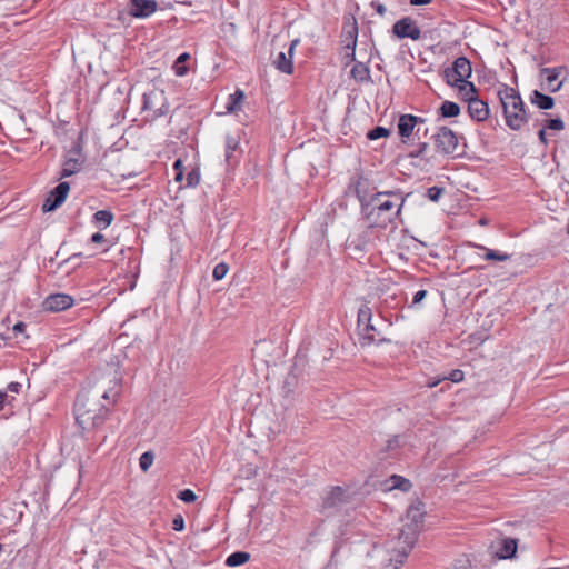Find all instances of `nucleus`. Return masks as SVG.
I'll return each mask as SVG.
<instances>
[{
  "instance_id": "a211bd4d",
  "label": "nucleus",
  "mask_w": 569,
  "mask_h": 569,
  "mask_svg": "<svg viewBox=\"0 0 569 569\" xmlns=\"http://www.w3.org/2000/svg\"><path fill=\"white\" fill-rule=\"evenodd\" d=\"M366 213L367 223L370 227L386 228L391 221H383L385 213L380 212L376 204H370L368 210H363Z\"/></svg>"
},
{
  "instance_id": "13d9d810",
  "label": "nucleus",
  "mask_w": 569,
  "mask_h": 569,
  "mask_svg": "<svg viewBox=\"0 0 569 569\" xmlns=\"http://www.w3.org/2000/svg\"><path fill=\"white\" fill-rule=\"evenodd\" d=\"M174 179H176V181H181L182 180V171H178Z\"/></svg>"
},
{
  "instance_id": "f3484780",
  "label": "nucleus",
  "mask_w": 569,
  "mask_h": 569,
  "mask_svg": "<svg viewBox=\"0 0 569 569\" xmlns=\"http://www.w3.org/2000/svg\"><path fill=\"white\" fill-rule=\"evenodd\" d=\"M517 552V541L511 538L501 539L495 551L499 559L512 558Z\"/></svg>"
},
{
  "instance_id": "58836bf2",
  "label": "nucleus",
  "mask_w": 569,
  "mask_h": 569,
  "mask_svg": "<svg viewBox=\"0 0 569 569\" xmlns=\"http://www.w3.org/2000/svg\"><path fill=\"white\" fill-rule=\"evenodd\" d=\"M179 499H181L183 502H193L197 499L196 493L190 489H184L179 492L178 495Z\"/></svg>"
},
{
  "instance_id": "a19ab883",
  "label": "nucleus",
  "mask_w": 569,
  "mask_h": 569,
  "mask_svg": "<svg viewBox=\"0 0 569 569\" xmlns=\"http://www.w3.org/2000/svg\"><path fill=\"white\" fill-rule=\"evenodd\" d=\"M452 569H471V563H470V560L468 558H459Z\"/></svg>"
},
{
  "instance_id": "4be33fe9",
  "label": "nucleus",
  "mask_w": 569,
  "mask_h": 569,
  "mask_svg": "<svg viewBox=\"0 0 569 569\" xmlns=\"http://www.w3.org/2000/svg\"><path fill=\"white\" fill-rule=\"evenodd\" d=\"M459 90V94L461 99L470 103V101H473V99L478 98L476 87L472 82L465 81L462 83H459V86H456Z\"/></svg>"
},
{
  "instance_id": "0eeeda50",
  "label": "nucleus",
  "mask_w": 569,
  "mask_h": 569,
  "mask_svg": "<svg viewBox=\"0 0 569 569\" xmlns=\"http://www.w3.org/2000/svg\"><path fill=\"white\" fill-rule=\"evenodd\" d=\"M358 325L361 328V343L363 346L386 341L380 331L371 323V311L369 308H361L359 310Z\"/></svg>"
},
{
  "instance_id": "4468645a",
  "label": "nucleus",
  "mask_w": 569,
  "mask_h": 569,
  "mask_svg": "<svg viewBox=\"0 0 569 569\" xmlns=\"http://www.w3.org/2000/svg\"><path fill=\"white\" fill-rule=\"evenodd\" d=\"M422 118L412 114H402L398 121V132L402 138H409L418 123H423Z\"/></svg>"
},
{
  "instance_id": "c85d7f7f",
  "label": "nucleus",
  "mask_w": 569,
  "mask_h": 569,
  "mask_svg": "<svg viewBox=\"0 0 569 569\" xmlns=\"http://www.w3.org/2000/svg\"><path fill=\"white\" fill-rule=\"evenodd\" d=\"M389 482L391 489H400L401 491H408L411 488V482L401 476H391Z\"/></svg>"
},
{
  "instance_id": "2f4dec72",
  "label": "nucleus",
  "mask_w": 569,
  "mask_h": 569,
  "mask_svg": "<svg viewBox=\"0 0 569 569\" xmlns=\"http://www.w3.org/2000/svg\"><path fill=\"white\" fill-rule=\"evenodd\" d=\"M110 382L111 387L104 390L101 396L104 400H114L120 390V381L117 377H113V379Z\"/></svg>"
},
{
  "instance_id": "37998d69",
  "label": "nucleus",
  "mask_w": 569,
  "mask_h": 569,
  "mask_svg": "<svg viewBox=\"0 0 569 569\" xmlns=\"http://www.w3.org/2000/svg\"><path fill=\"white\" fill-rule=\"evenodd\" d=\"M427 149H428V143L427 142H422V143L419 144V148L417 150L411 151L409 153V157H411V158L422 157Z\"/></svg>"
},
{
  "instance_id": "5fc2aeb1",
  "label": "nucleus",
  "mask_w": 569,
  "mask_h": 569,
  "mask_svg": "<svg viewBox=\"0 0 569 569\" xmlns=\"http://www.w3.org/2000/svg\"><path fill=\"white\" fill-rule=\"evenodd\" d=\"M538 136H539V140H540L543 144H546V143H547V137H546V131H545V129H541V130L539 131Z\"/></svg>"
},
{
  "instance_id": "39448f33",
  "label": "nucleus",
  "mask_w": 569,
  "mask_h": 569,
  "mask_svg": "<svg viewBox=\"0 0 569 569\" xmlns=\"http://www.w3.org/2000/svg\"><path fill=\"white\" fill-rule=\"evenodd\" d=\"M436 151L443 156H459V138L447 127H440L432 136Z\"/></svg>"
},
{
  "instance_id": "4d7b16f0",
  "label": "nucleus",
  "mask_w": 569,
  "mask_h": 569,
  "mask_svg": "<svg viewBox=\"0 0 569 569\" xmlns=\"http://www.w3.org/2000/svg\"><path fill=\"white\" fill-rule=\"evenodd\" d=\"M173 168L178 171H181V168H182V162L181 160H177L173 164Z\"/></svg>"
},
{
  "instance_id": "9d476101",
  "label": "nucleus",
  "mask_w": 569,
  "mask_h": 569,
  "mask_svg": "<svg viewBox=\"0 0 569 569\" xmlns=\"http://www.w3.org/2000/svg\"><path fill=\"white\" fill-rule=\"evenodd\" d=\"M164 97L162 91L151 90L143 94V109L153 112V117H160L166 113Z\"/></svg>"
},
{
  "instance_id": "aec40b11",
  "label": "nucleus",
  "mask_w": 569,
  "mask_h": 569,
  "mask_svg": "<svg viewBox=\"0 0 569 569\" xmlns=\"http://www.w3.org/2000/svg\"><path fill=\"white\" fill-rule=\"evenodd\" d=\"M273 66L281 72L290 74L292 72V57L288 52H279L273 60Z\"/></svg>"
},
{
  "instance_id": "6e6d98bb",
  "label": "nucleus",
  "mask_w": 569,
  "mask_h": 569,
  "mask_svg": "<svg viewBox=\"0 0 569 569\" xmlns=\"http://www.w3.org/2000/svg\"><path fill=\"white\" fill-rule=\"evenodd\" d=\"M376 9H377V12H378L380 16H383V14H385V12H386V8H385V6H383V4H381V3H378V4L376 6Z\"/></svg>"
},
{
  "instance_id": "e433bc0d",
  "label": "nucleus",
  "mask_w": 569,
  "mask_h": 569,
  "mask_svg": "<svg viewBox=\"0 0 569 569\" xmlns=\"http://www.w3.org/2000/svg\"><path fill=\"white\" fill-rule=\"evenodd\" d=\"M389 136V130L383 127H376L367 133L369 140H377Z\"/></svg>"
},
{
  "instance_id": "de8ad7c7",
  "label": "nucleus",
  "mask_w": 569,
  "mask_h": 569,
  "mask_svg": "<svg viewBox=\"0 0 569 569\" xmlns=\"http://www.w3.org/2000/svg\"><path fill=\"white\" fill-rule=\"evenodd\" d=\"M21 389V385L19 382H10L7 387V392H11V393H18Z\"/></svg>"
},
{
  "instance_id": "49530a36",
  "label": "nucleus",
  "mask_w": 569,
  "mask_h": 569,
  "mask_svg": "<svg viewBox=\"0 0 569 569\" xmlns=\"http://www.w3.org/2000/svg\"><path fill=\"white\" fill-rule=\"evenodd\" d=\"M427 296V291L426 290H419L415 293L413 296V299H412V305H417L419 302H421Z\"/></svg>"
},
{
  "instance_id": "1a4fd4ad",
  "label": "nucleus",
  "mask_w": 569,
  "mask_h": 569,
  "mask_svg": "<svg viewBox=\"0 0 569 569\" xmlns=\"http://www.w3.org/2000/svg\"><path fill=\"white\" fill-rule=\"evenodd\" d=\"M392 32L398 38H409L411 40H419L421 38V31L417 23L409 17H405L398 20L393 27Z\"/></svg>"
},
{
  "instance_id": "5701e85b",
  "label": "nucleus",
  "mask_w": 569,
  "mask_h": 569,
  "mask_svg": "<svg viewBox=\"0 0 569 569\" xmlns=\"http://www.w3.org/2000/svg\"><path fill=\"white\" fill-rule=\"evenodd\" d=\"M343 32L347 36V39L350 41V43L347 44L349 49H351V59H355V49L357 46V34H358V27L356 21H353L350 24H346L343 28Z\"/></svg>"
},
{
  "instance_id": "f257e3e1",
  "label": "nucleus",
  "mask_w": 569,
  "mask_h": 569,
  "mask_svg": "<svg viewBox=\"0 0 569 569\" xmlns=\"http://www.w3.org/2000/svg\"><path fill=\"white\" fill-rule=\"evenodd\" d=\"M425 513V506L419 500L412 502L407 509L405 523L398 536V545L395 547V551H397L401 558L407 557L409 551L413 548L422 529Z\"/></svg>"
},
{
  "instance_id": "6e6552de",
  "label": "nucleus",
  "mask_w": 569,
  "mask_h": 569,
  "mask_svg": "<svg viewBox=\"0 0 569 569\" xmlns=\"http://www.w3.org/2000/svg\"><path fill=\"white\" fill-rule=\"evenodd\" d=\"M70 191L69 182H60L47 197L42 204V210L44 212H50L59 208Z\"/></svg>"
},
{
  "instance_id": "9b49d317",
  "label": "nucleus",
  "mask_w": 569,
  "mask_h": 569,
  "mask_svg": "<svg viewBox=\"0 0 569 569\" xmlns=\"http://www.w3.org/2000/svg\"><path fill=\"white\" fill-rule=\"evenodd\" d=\"M158 3L156 0H130L129 12L134 18H148L156 12Z\"/></svg>"
},
{
  "instance_id": "393cba45",
  "label": "nucleus",
  "mask_w": 569,
  "mask_h": 569,
  "mask_svg": "<svg viewBox=\"0 0 569 569\" xmlns=\"http://www.w3.org/2000/svg\"><path fill=\"white\" fill-rule=\"evenodd\" d=\"M250 559V553L246 551H237L228 556L226 565L228 567H238L244 565Z\"/></svg>"
},
{
  "instance_id": "c03bdc74",
  "label": "nucleus",
  "mask_w": 569,
  "mask_h": 569,
  "mask_svg": "<svg viewBox=\"0 0 569 569\" xmlns=\"http://www.w3.org/2000/svg\"><path fill=\"white\" fill-rule=\"evenodd\" d=\"M13 400V396H10L7 391H0V410L4 408L6 403H10Z\"/></svg>"
},
{
  "instance_id": "f8f14e48",
  "label": "nucleus",
  "mask_w": 569,
  "mask_h": 569,
  "mask_svg": "<svg viewBox=\"0 0 569 569\" xmlns=\"http://www.w3.org/2000/svg\"><path fill=\"white\" fill-rule=\"evenodd\" d=\"M566 71L565 67H556V68H543L540 71L541 77L546 81L547 89L550 92H557L562 87L563 81H559L558 79Z\"/></svg>"
},
{
  "instance_id": "7c9ffc66",
  "label": "nucleus",
  "mask_w": 569,
  "mask_h": 569,
  "mask_svg": "<svg viewBox=\"0 0 569 569\" xmlns=\"http://www.w3.org/2000/svg\"><path fill=\"white\" fill-rule=\"evenodd\" d=\"M190 58L189 53L184 52L178 57V59L173 63L174 73L179 77H182L187 73L188 69L184 66V62Z\"/></svg>"
},
{
  "instance_id": "72a5a7b5",
  "label": "nucleus",
  "mask_w": 569,
  "mask_h": 569,
  "mask_svg": "<svg viewBox=\"0 0 569 569\" xmlns=\"http://www.w3.org/2000/svg\"><path fill=\"white\" fill-rule=\"evenodd\" d=\"M154 461V455L152 451H146L140 456L139 466L143 472H147Z\"/></svg>"
},
{
  "instance_id": "b1692460",
  "label": "nucleus",
  "mask_w": 569,
  "mask_h": 569,
  "mask_svg": "<svg viewBox=\"0 0 569 569\" xmlns=\"http://www.w3.org/2000/svg\"><path fill=\"white\" fill-rule=\"evenodd\" d=\"M531 102L538 106L540 109L548 110L553 107V99L550 96L542 94L539 91H533L531 96Z\"/></svg>"
},
{
  "instance_id": "79ce46f5",
  "label": "nucleus",
  "mask_w": 569,
  "mask_h": 569,
  "mask_svg": "<svg viewBox=\"0 0 569 569\" xmlns=\"http://www.w3.org/2000/svg\"><path fill=\"white\" fill-rule=\"evenodd\" d=\"M547 128L551 129V130H562L565 128V124H563V121L559 118L557 119H551L548 121L547 123Z\"/></svg>"
},
{
  "instance_id": "20e7f679",
  "label": "nucleus",
  "mask_w": 569,
  "mask_h": 569,
  "mask_svg": "<svg viewBox=\"0 0 569 569\" xmlns=\"http://www.w3.org/2000/svg\"><path fill=\"white\" fill-rule=\"evenodd\" d=\"M76 420L82 429L99 426L103 419V408L90 401L86 395L77 398L74 403Z\"/></svg>"
},
{
  "instance_id": "a878e982",
  "label": "nucleus",
  "mask_w": 569,
  "mask_h": 569,
  "mask_svg": "<svg viewBox=\"0 0 569 569\" xmlns=\"http://www.w3.org/2000/svg\"><path fill=\"white\" fill-rule=\"evenodd\" d=\"M239 142H240V140H239L238 136H236V134L227 136L224 154H226V161L228 163L231 161L233 152L238 149Z\"/></svg>"
},
{
  "instance_id": "4c0bfd02",
  "label": "nucleus",
  "mask_w": 569,
  "mask_h": 569,
  "mask_svg": "<svg viewBox=\"0 0 569 569\" xmlns=\"http://www.w3.org/2000/svg\"><path fill=\"white\" fill-rule=\"evenodd\" d=\"M443 193V188L431 187L427 190V197L429 200L436 202L440 199Z\"/></svg>"
},
{
  "instance_id": "f704fd0d",
  "label": "nucleus",
  "mask_w": 569,
  "mask_h": 569,
  "mask_svg": "<svg viewBox=\"0 0 569 569\" xmlns=\"http://www.w3.org/2000/svg\"><path fill=\"white\" fill-rule=\"evenodd\" d=\"M442 380H450L452 382H460L463 380V372L459 369H455L452 370L448 377H443ZM441 381V379H438L433 382H429V386L430 387H436L439 382Z\"/></svg>"
},
{
  "instance_id": "7ed1b4c3",
  "label": "nucleus",
  "mask_w": 569,
  "mask_h": 569,
  "mask_svg": "<svg viewBox=\"0 0 569 569\" xmlns=\"http://www.w3.org/2000/svg\"><path fill=\"white\" fill-rule=\"evenodd\" d=\"M409 197V193L405 194L402 191H382L377 192L370 199V201L362 206V210H368L370 204H376L380 212L385 213L383 221H393L397 218L402 207L406 202V199Z\"/></svg>"
},
{
  "instance_id": "c756f323",
  "label": "nucleus",
  "mask_w": 569,
  "mask_h": 569,
  "mask_svg": "<svg viewBox=\"0 0 569 569\" xmlns=\"http://www.w3.org/2000/svg\"><path fill=\"white\" fill-rule=\"evenodd\" d=\"M478 248L486 251V254H485L486 260L507 261L510 259V256L508 253L499 252V251L486 248L483 246H478Z\"/></svg>"
},
{
  "instance_id": "864d4df0",
  "label": "nucleus",
  "mask_w": 569,
  "mask_h": 569,
  "mask_svg": "<svg viewBox=\"0 0 569 569\" xmlns=\"http://www.w3.org/2000/svg\"><path fill=\"white\" fill-rule=\"evenodd\" d=\"M432 0H410L412 6H423L430 3Z\"/></svg>"
},
{
  "instance_id": "412c9836",
  "label": "nucleus",
  "mask_w": 569,
  "mask_h": 569,
  "mask_svg": "<svg viewBox=\"0 0 569 569\" xmlns=\"http://www.w3.org/2000/svg\"><path fill=\"white\" fill-rule=\"evenodd\" d=\"M351 77L358 82H365L370 80V70L366 63L357 62L353 64L351 71Z\"/></svg>"
},
{
  "instance_id": "ddd939ff",
  "label": "nucleus",
  "mask_w": 569,
  "mask_h": 569,
  "mask_svg": "<svg viewBox=\"0 0 569 569\" xmlns=\"http://www.w3.org/2000/svg\"><path fill=\"white\" fill-rule=\"evenodd\" d=\"M73 299L71 296L64 293H57L49 296L43 301V308L48 311L58 312L71 307Z\"/></svg>"
},
{
  "instance_id": "2eb2a0df",
  "label": "nucleus",
  "mask_w": 569,
  "mask_h": 569,
  "mask_svg": "<svg viewBox=\"0 0 569 569\" xmlns=\"http://www.w3.org/2000/svg\"><path fill=\"white\" fill-rule=\"evenodd\" d=\"M348 501V495L341 487L332 488L323 498V508H338Z\"/></svg>"
},
{
  "instance_id": "dca6fc26",
  "label": "nucleus",
  "mask_w": 569,
  "mask_h": 569,
  "mask_svg": "<svg viewBox=\"0 0 569 569\" xmlns=\"http://www.w3.org/2000/svg\"><path fill=\"white\" fill-rule=\"evenodd\" d=\"M468 112L472 119L476 121H485L489 117V108L486 102L480 100L479 98L473 99L468 103Z\"/></svg>"
},
{
  "instance_id": "c9c22d12",
  "label": "nucleus",
  "mask_w": 569,
  "mask_h": 569,
  "mask_svg": "<svg viewBox=\"0 0 569 569\" xmlns=\"http://www.w3.org/2000/svg\"><path fill=\"white\" fill-rule=\"evenodd\" d=\"M229 271V266L224 262L218 263L212 271V277L214 280H221L226 277Z\"/></svg>"
},
{
  "instance_id": "bf43d9fd",
  "label": "nucleus",
  "mask_w": 569,
  "mask_h": 569,
  "mask_svg": "<svg viewBox=\"0 0 569 569\" xmlns=\"http://www.w3.org/2000/svg\"><path fill=\"white\" fill-rule=\"evenodd\" d=\"M2 548H3V547H2V545L0 543V552L2 551Z\"/></svg>"
},
{
  "instance_id": "8fccbe9b",
  "label": "nucleus",
  "mask_w": 569,
  "mask_h": 569,
  "mask_svg": "<svg viewBox=\"0 0 569 569\" xmlns=\"http://www.w3.org/2000/svg\"><path fill=\"white\" fill-rule=\"evenodd\" d=\"M198 183V176L194 172L188 174V186H194Z\"/></svg>"
},
{
  "instance_id": "423d86ee",
  "label": "nucleus",
  "mask_w": 569,
  "mask_h": 569,
  "mask_svg": "<svg viewBox=\"0 0 569 569\" xmlns=\"http://www.w3.org/2000/svg\"><path fill=\"white\" fill-rule=\"evenodd\" d=\"M471 63L466 57L457 58L451 68L443 70V78L448 86H459L471 76Z\"/></svg>"
},
{
  "instance_id": "ea45409f",
  "label": "nucleus",
  "mask_w": 569,
  "mask_h": 569,
  "mask_svg": "<svg viewBox=\"0 0 569 569\" xmlns=\"http://www.w3.org/2000/svg\"><path fill=\"white\" fill-rule=\"evenodd\" d=\"M401 446V438L400 437H393L387 441L386 449L387 451H395Z\"/></svg>"
},
{
  "instance_id": "603ef678",
  "label": "nucleus",
  "mask_w": 569,
  "mask_h": 569,
  "mask_svg": "<svg viewBox=\"0 0 569 569\" xmlns=\"http://www.w3.org/2000/svg\"><path fill=\"white\" fill-rule=\"evenodd\" d=\"M298 43H299V39H295L291 41L290 47L288 49V54H290V57H293V51Z\"/></svg>"
},
{
  "instance_id": "bb28decb",
  "label": "nucleus",
  "mask_w": 569,
  "mask_h": 569,
  "mask_svg": "<svg viewBox=\"0 0 569 569\" xmlns=\"http://www.w3.org/2000/svg\"><path fill=\"white\" fill-rule=\"evenodd\" d=\"M93 221L99 227L107 228L113 221V213L110 210H99L93 214Z\"/></svg>"
},
{
  "instance_id": "6ab92c4d",
  "label": "nucleus",
  "mask_w": 569,
  "mask_h": 569,
  "mask_svg": "<svg viewBox=\"0 0 569 569\" xmlns=\"http://www.w3.org/2000/svg\"><path fill=\"white\" fill-rule=\"evenodd\" d=\"M82 169V161L78 157H69L62 164L60 178H68Z\"/></svg>"
},
{
  "instance_id": "09e8293b",
  "label": "nucleus",
  "mask_w": 569,
  "mask_h": 569,
  "mask_svg": "<svg viewBox=\"0 0 569 569\" xmlns=\"http://www.w3.org/2000/svg\"><path fill=\"white\" fill-rule=\"evenodd\" d=\"M14 335L17 336L18 333H24V330H26V325L23 322H17L13 328H12Z\"/></svg>"
},
{
  "instance_id": "473e14b6",
  "label": "nucleus",
  "mask_w": 569,
  "mask_h": 569,
  "mask_svg": "<svg viewBox=\"0 0 569 569\" xmlns=\"http://www.w3.org/2000/svg\"><path fill=\"white\" fill-rule=\"evenodd\" d=\"M244 93L241 90H237L233 94H230L229 102L226 107L228 112H233L238 104L243 100Z\"/></svg>"
},
{
  "instance_id": "f03ea898",
  "label": "nucleus",
  "mask_w": 569,
  "mask_h": 569,
  "mask_svg": "<svg viewBox=\"0 0 569 569\" xmlns=\"http://www.w3.org/2000/svg\"><path fill=\"white\" fill-rule=\"evenodd\" d=\"M498 96L503 108L507 126L512 130H519L526 122L521 97L513 88L508 86L501 88Z\"/></svg>"
},
{
  "instance_id": "3c124183",
  "label": "nucleus",
  "mask_w": 569,
  "mask_h": 569,
  "mask_svg": "<svg viewBox=\"0 0 569 569\" xmlns=\"http://www.w3.org/2000/svg\"><path fill=\"white\" fill-rule=\"evenodd\" d=\"M103 240H104V236L100 232H97V233L92 234V237H91V241L94 243H100Z\"/></svg>"
},
{
  "instance_id": "a18cd8bd",
  "label": "nucleus",
  "mask_w": 569,
  "mask_h": 569,
  "mask_svg": "<svg viewBox=\"0 0 569 569\" xmlns=\"http://www.w3.org/2000/svg\"><path fill=\"white\" fill-rule=\"evenodd\" d=\"M172 527L176 531H181L184 528V521L182 517H177L172 521Z\"/></svg>"
},
{
  "instance_id": "cd10ccee",
  "label": "nucleus",
  "mask_w": 569,
  "mask_h": 569,
  "mask_svg": "<svg viewBox=\"0 0 569 569\" xmlns=\"http://www.w3.org/2000/svg\"><path fill=\"white\" fill-rule=\"evenodd\" d=\"M442 117L452 118L460 113V107L452 101H445L440 107Z\"/></svg>"
}]
</instances>
